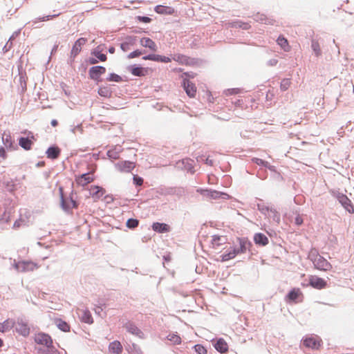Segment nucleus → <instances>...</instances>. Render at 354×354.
I'll list each match as a JSON object with an SVG mask.
<instances>
[{"label": "nucleus", "instance_id": "1", "mask_svg": "<svg viewBox=\"0 0 354 354\" xmlns=\"http://www.w3.org/2000/svg\"><path fill=\"white\" fill-rule=\"evenodd\" d=\"M172 59L180 64L186 66H197L203 62L199 58L190 57L183 54H174Z\"/></svg>", "mask_w": 354, "mask_h": 354}, {"label": "nucleus", "instance_id": "2", "mask_svg": "<svg viewBox=\"0 0 354 354\" xmlns=\"http://www.w3.org/2000/svg\"><path fill=\"white\" fill-rule=\"evenodd\" d=\"M332 195L337 199L346 211L349 213H354L353 205L346 195L339 191H332Z\"/></svg>", "mask_w": 354, "mask_h": 354}, {"label": "nucleus", "instance_id": "3", "mask_svg": "<svg viewBox=\"0 0 354 354\" xmlns=\"http://www.w3.org/2000/svg\"><path fill=\"white\" fill-rule=\"evenodd\" d=\"M14 267L18 272H26L34 271L39 268V266L32 261L23 260L15 261Z\"/></svg>", "mask_w": 354, "mask_h": 354}, {"label": "nucleus", "instance_id": "4", "mask_svg": "<svg viewBox=\"0 0 354 354\" xmlns=\"http://www.w3.org/2000/svg\"><path fill=\"white\" fill-rule=\"evenodd\" d=\"M106 68L103 66H91L88 70V77L97 84L102 81L101 76L106 73Z\"/></svg>", "mask_w": 354, "mask_h": 354}, {"label": "nucleus", "instance_id": "5", "mask_svg": "<svg viewBox=\"0 0 354 354\" xmlns=\"http://www.w3.org/2000/svg\"><path fill=\"white\" fill-rule=\"evenodd\" d=\"M35 342L37 344L43 345L48 349L53 347L52 337L50 335L44 332H39L35 335Z\"/></svg>", "mask_w": 354, "mask_h": 354}, {"label": "nucleus", "instance_id": "6", "mask_svg": "<svg viewBox=\"0 0 354 354\" xmlns=\"http://www.w3.org/2000/svg\"><path fill=\"white\" fill-rule=\"evenodd\" d=\"M127 70L133 76L145 77L149 74L151 68L148 67H142L140 64H132L127 67Z\"/></svg>", "mask_w": 354, "mask_h": 354}, {"label": "nucleus", "instance_id": "7", "mask_svg": "<svg viewBox=\"0 0 354 354\" xmlns=\"http://www.w3.org/2000/svg\"><path fill=\"white\" fill-rule=\"evenodd\" d=\"M308 285L313 288L321 290L327 286L326 281L316 275H310L308 278Z\"/></svg>", "mask_w": 354, "mask_h": 354}, {"label": "nucleus", "instance_id": "8", "mask_svg": "<svg viewBox=\"0 0 354 354\" xmlns=\"http://www.w3.org/2000/svg\"><path fill=\"white\" fill-rule=\"evenodd\" d=\"M302 342L306 347L317 350L321 346L322 341L319 337L315 338L314 337L306 336L302 339Z\"/></svg>", "mask_w": 354, "mask_h": 354}, {"label": "nucleus", "instance_id": "9", "mask_svg": "<svg viewBox=\"0 0 354 354\" xmlns=\"http://www.w3.org/2000/svg\"><path fill=\"white\" fill-rule=\"evenodd\" d=\"M237 241L239 244V252L245 253L247 251L250 252L251 255L253 254L252 248L253 247L252 243L247 237H238Z\"/></svg>", "mask_w": 354, "mask_h": 354}, {"label": "nucleus", "instance_id": "10", "mask_svg": "<svg viewBox=\"0 0 354 354\" xmlns=\"http://www.w3.org/2000/svg\"><path fill=\"white\" fill-rule=\"evenodd\" d=\"M212 343L214 348L220 353L224 354L227 352L228 345L223 338L213 339Z\"/></svg>", "mask_w": 354, "mask_h": 354}, {"label": "nucleus", "instance_id": "11", "mask_svg": "<svg viewBox=\"0 0 354 354\" xmlns=\"http://www.w3.org/2000/svg\"><path fill=\"white\" fill-rule=\"evenodd\" d=\"M181 86L189 97H195L196 94V86L195 84L192 82L190 80H183L181 82Z\"/></svg>", "mask_w": 354, "mask_h": 354}, {"label": "nucleus", "instance_id": "12", "mask_svg": "<svg viewBox=\"0 0 354 354\" xmlns=\"http://www.w3.org/2000/svg\"><path fill=\"white\" fill-rule=\"evenodd\" d=\"M302 295V292L298 288H292L286 295L285 300L287 303H297L300 296Z\"/></svg>", "mask_w": 354, "mask_h": 354}, {"label": "nucleus", "instance_id": "13", "mask_svg": "<svg viewBox=\"0 0 354 354\" xmlns=\"http://www.w3.org/2000/svg\"><path fill=\"white\" fill-rule=\"evenodd\" d=\"M87 41V39L80 37L77 39L73 44L71 50V58L75 59L76 56L81 52L82 46H84Z\"/></svg>", "mask_w": 354, "mask_h": 354}, {"label": "nucleus", "instance_id": "14", "mask_svg": "<svg viewBox=\"0 0 354 354\" xmlns=\"http://www.w3.org/2000/svg\"><path fill=\"white\" fill-rule=\"evenodd\" d=\"M313 264L316 269L322 271H328L332 268L330 263L322 256H319Z\"/></svg>", "mask_w": 354, "mask_h": 354}, {"label": "nucleus", "instance_id": "15", "mask_svg": "<svg viewBox=\"0 0 354 354\" xmlns=\"http://www.w3.org/2000/svg\"><path fill=\"white\" fill-rule=\"evenodd\" d=\"M124 327L127 330V331L132 335H134L140 338L144 337V333L143 332L137 327V326L133 323V322H127L124 325Z\"/></svg>", "mask_w": 354, "mask_h": 354}, {"label": "nucleus", "instance_id": "16", "mask_svg": "<svg viewBox=\"0 0 354 354\" xmlns=\"http://www.w3.org/2000/svg\"><path fill=\"white\" fill-rule=\"evenodd\" d=\"M142 59L143 60H151L153 62L162 63H169L171 61V59L169 57L153 53L144 55Z\"/></svg>", "mask_w": 354, "mask_h": 354}, {"label": "nucleus", "instance_id": "17", "mask_svg": "<svg viewBox=\"0 0 354 354\" xmlns=\"http://www.w3.org/2000/svg\"><path fill=\"white\" fill-rule=\"evenodd\" d=\"M16 331L24 337H27L30 334V328L28 326V322L24 321L22 319H18Z\"/></svg>", "mask_w": 354, "mask_h": 354}, {"label": "nucleus", "instance_id": "18", "mask_svg": "<svg viewBox=\"0 0 354 354\" xmlns=\"http://www.w3.org/2000/svg\"><path fill=\"white\" fill-rule=\"evenodd\" d=\"M46 154L48 158L56 160L61 154V149L57 145H52L46 151Z\"/></svg>", "mask_w": 354, "mask_h": 354}, {"label": "nucleus", "instance_id": "19", "mask_svg": "<svg viewBox=\"0 0 354 354\" xmlns=\"http://www.w3.org/2000/svg\"><path fill=\"white\" fill-rule=\"evenodd\" d=\"M115 166L120 171L131 172L135 167V164L133 162L129 160H124L118 162Z\"/></svg>", "mask_w": 354, "mask_h": 354}, {"label": "nucleus", "instance_id": "20", "mask_svg": "<svg viewBox=\"0 0 354 354\" xmlns=\"http://www.w3.org/2000/svg\"><path fill=\"white\" fill-rule=\"evenodd\" d=\"M59 192L60 195V205L62 209L66 212H69L74 207L70 203L68 199L64 198V189L62 187H59Z\"/></svg>", "mask_w": 354, "mask_h": 354}, {"label": "nucleus", "instance_id": "21", "mask_svg": "<svg viewBox=\"0 0 354 354\" xmlns=\"http://www.w3.org/2000/svg\"><path fill=\"white\" fill-rule=\"evenodd\" d=\"M151 229L159 234L167 233L171 231V227L168 224L160 222L153 223Z\"/></svg>", "mask_w": 354, "mask_h": 354}, {"label": "nucleus", "instance_id": "22", "mask_svg": "<svg viewBox=\"0 0 354 354\" xmlns=\"http://www.w3.org/2000/svg\"><path fill=\"white\" fill-rule=\"evenodd\" d=\"M194 161L190 158L183 159L181 161L177 163L178 167L187 170L191 174H194L195 170L194 169Z\"/></svg>", "mask_w": 354, "mask_h": 354}, {"label": "nucleus", "instance_id": "23", "mask_svg": "<svg viewBox=\"0 0 354 354\" xmlns=\"http://www.w3.org/2000/svg\"><path fill=\"white\" fill-rule=\"evenodd\" d=\"M122 151V148L120 145H115L107 151L106 156L110 160H118L120 158V153Z\"/></svg>", "mask_w": 354, "mask_h": 354}, {"label": "nucleus", "instance_id": "24", "mask_svg": "<svg viewBox=\"0 0 354 354\" xmlns=\"http://www.w3.org/2000/svg\"><path fill=\"white\" fill-rule=\"evenodd\" d=\"M154 11L160 15H172L175 12V10L174 8L167 6H163V5H157L154 8Z\"/></svg>", "mask_w": 354, "mask_h": 354}, {"label": "nucleus", "instance_id": "25", "mask_svg": "<svg viewBox=\"0 0 354 354\" xmlns=\"http://www.w3.org/2000/svg\"><path fill=\"white\" fill-rule=\"evenodd\" d=\"M2 142L5 146V147L8 150H15L17 148V145L15 144V142L12 140L10 134H6L3 133L2 136Z\"/></svg>", "mask_w": 354, "mask_h": 354}, {"label": "nucleus", "instance_id": "26", "mask_svg": "<svg viewBox=\"0 0 354 354\" xmlns=\"http://www.w3.org/2000/svg\"><path fill=\"white\" fill-rule=\"evenodd\" d=\"M254 241L256 245L266 246L268 244V238L261 232H257L254 235Z\"/></svg>", "mask_w": 354, "mask_h": 354}, {"label": "nucleus", "instance_id": "27", "mask_svg": "<svg viewBox=\"0 0 354 354\" xmlns=\"http://www.w3.org/2000/svg\"><path fill=\"white\" fill-rule=\"evenodd\" d=\"M93 177L90 176V173H84L76 178V183L82 186H85L87 184L93 181Z\"/></svg>", "mask_w": 354, "mask_h": 354}, {"label": "nucleus", "instance_id": "28", "mask_svg": "<svg viewBox=\"0 0 354 354\" xmlns=\"http://www.w3.org/2000/svg\"><path fill=\"white\" fill-rule=\"evenodd\" d=\"M140 45L145 48H148L152 51L157 50L156 43L149 37H142L140 40Z\"/></svg>", "mask_w": 354, "mask_h": 354}, {"label": "nucleus", "instance_id": "29", "mask_svg": "<svg viewBox=\"0 0 354 354\" xmlns=\"http://www.w3.org/2000/svg\"><path fill=\"white\" fill-rule=\"evenodd\" d=\"M104 193H105V189L103 187L97 186V185L91 186V187L90 189V194L95 200L100 199L103 196V194Z\"/></svg>", "mask_w": 354, "mask_h": 354}, {"label": "nucleus", "instance_id": "30", "mask_svg": "<svg viewBox=\"0 0 354 354\" xmlns=\"http://www.w3.org/2000/svg\"><path fill=\"white\" fill-rule=\"evenodd\" d=\"M19 145L26 151L31 149L33 145V140H30L29 137H20L19 139Z\"/></svg>", "mask_w": 354, "mask_h": 354}, {"label": "nucleus", "instance_id": "31", "mask_svg": "<svg viewBox=\"0 0 354 354\" xmlns=\"http://www.w3.org/2000/svg\"><path fill=\"white\" fill-rule=\"evenodd\" d=\"M102 49L100 46H97L96 48L91 50V55L95 57L100 62H106L107 59V56L106 54L102 53Z\"/></svg>", "mask_w": 354, "mask_h": 354}, {"label": "nucleus", "instance_id": "32", "mask_svg": "<svg viewBox=\"0 0 354 354\" xmlns=\"http://www.w3.org/2000/svg\"><path fill=\"white\" fill-rule=\"evenodd\" d=\"M109 349L113 354H121L122 352V346L118 341H113L110 343Z\"/></svg>", "mask_w": 354, "mask_h": 354}, {"label": "nucleus", "instance_id": "33", "mask_svg": "<svg viewBox=\"0 0 354 354\" xmlns=\"http://www.w3.org/2000/svg\"><path fill=\"white\" fill-rule=\"evenodd\" d=\"M227 238L223 236H220L218 234H214L212 236V241L211 243L213 245V248L215 246H220L221 245H223L226 243Z\"/></svg>", "mask_w": 354, "mask_h": 354}, {"label": "nucleus", "instance_id": "34", "mask_svg": "<svg viewBox=\"0 0 354 354\" xmlns=\"http://www.w3.org/2000/svg\"><path fill=\"white\" fill-rule=\"evenodd\" d=\"M55 324L60 330L63 332L70 331V325L66 321L62 319H55Z\"/></svg>", "mask_w": 354, "mask_h": 354}, {"label": "nucleus", "instance_id": "35", "mask_svg": "<svg viewBox=\"0 0 354 354\" xmlns=\"http://www.w3.org/2000/svg\"><path fill=\"white\" fill-rule=\"evenodd\" d=\"M210 193H212L211 199H228L230 198V196L227 193L217 191L215 189H212Z\"/></svg>", "mask_w": 354, "mask_h": 354}, {"label": "nucleus", "instance_id": "36", "mask_svg": "<svg viewBox=\"0 0 354 354\" xmlns=\"http://www.w3.org/2000/svg\"><path fill=\"white\" fill-rule=\"evenodd\" d=\"M277 44L285 50L289 51L290 46L288 44V39L283 35H279L277 39Z\"/></svg>", "mask_w": 354, "mask_h": 354}, {"label": "nucleus", "instance_id": "37", "mask_svg": "<svg viewBox=\"0 0 354 354\" xmlns=\"http://www.w3.org/2000/svg\"><path fill=\"white\" fill-rule=\"evenodd\" d=\"M81 321L88 324H91L93 322L91 313L88 310H83L81 316Z\"/></svg>", "mask_w": 354, "mask_h": 354}, {"label": "nucleus", "instance_id": "38", "mask_svg": "<svg viewBox=\"0 0 354 354\" xmlns=\"http://www.w3.org/2000/svg\"><path fill=\"white\" fill-rule=\"evenodd\" d=\"M97 93L100 96L106 98H110L112 95V91L108 86H100L98 88Z\"/></svg>", "mask_w": 354, "mask_h": 354}, {"label": "nucleus", "instance_id": "39", "mask_svg": "<svg viewBox=\"0 0 354 354\" xmlns=\"http://www.w3.org/2000/svg\"><path fill=\"white\" fill-rule=\"evenodd\" d=\"M311 48H312V50H313L316 57H319L322 55V50L320 48V46L317 41H316L315 39H312Z\"/></svg>", "mask_w": 354, "mask_h": 354}, {"label": "nucleus", "instance_id": "40", "mask_svg": "<svg viewBox=\"0 0 354 354\" xmlns=\"http://www.w3.org/2000/svg\"><path fill=\"white\" fill-rule=\"evenodd\" d=\"M254 20L257 21H259V22H261V23H264L266 24H272V20L271 19H269L265 15L263 14H260V13H257L255 16H254Z\"/></svg>", "mask_w": 354, "mask_h": 354}, {"label": "nucleus", "instance_id": "41", "mask_svg": "<svg viewBox=\"0 0 354 354\" xmlns=\"http://www.w3.org/2000/svg\"><path fill=\"white\" fill-rule=\"evenodd\" d=\"M139 225V221L137 218H130L126 222V226L129 229H135Z\"/></svg>", "mask_w": 354, "mask_h": 354}, {"label": "nucleus", "instance_id": "42", "mask_svg": "<svg viewBox=\"0 0 354 354\" xmlns=\"http://www.w3.org/2000/svg\"><path fill=\"white\" fill-rule=\"evenodd\" d=\"M106 80L109 82H115L118 83L123 81L122 77L115 73H111Z\"/></svg>", "mask_w": 354, "mask_h": 354}, {"label": "nucleus", "instance_id": "43", "mask_svg": "<svg viewBox=\"0 0 354 354\" xmlns=\"http://www.w3.org/2000/svg\"><path fill=\"white\" fill-rule=\"evenodd\" d=\"M145 53H146V50L144 49H136V50L132 51L131 53H130L127 55V58L128 59H133L136 57H138L140 55H144Z\"/></svg>", "mask_w": 354, "mask_h": 354}, {"label": "nucleus", "instance_id": "44", "mask_svg": "<svg viewBox=\"0 0 354 354\" xmlns=\"http://www.w3.org/2000/svg\"><path fill=\"white\" fill-rule=\"evenodd\" d=\"M193 349L197 354H207V348L202 344H197L194 345Z\"/></svg>", "mask_w": 354, "mask_h": 354}, {"label": "nucleus", "instance_id": "45", "mask_svg": "<svg viewBox=\"0 0 354 354\" xmlns=\"http://www.w3.org/2000/svg\"><path fill=\"white\" fill-rule=\"evenodd\" d=\"M291 84V80L290 78H284L281 80L280 84V88L282 91H287Z\"/></svg>", "mask_w": 354, "mask_h": 354}, {"label": "nucleus", "instance_id": "46", "mask_svg": "<svg viewBox=\"0 0 354 354\" xmlns=\"http://www.w3.org/2000/svg\"><path fill=\"white\" fill-rule=\"evenodd\" d=\"M319 254L317 250L313 248L310 250L308 254V259L310 260L313 263L316 261L317 259H318V257H319Z\"/></svg>", "mask_w": 354, "mask_h": 354}, {"label": "nucleus", "instance_id": "47", "mask_svg": "<svg viewBox=\"0 0 354 354\" xmlns=\"http://www.w3.org/2000/svg\"><path fill=\"white\" fill-rule=\"evenodd\" d=\"M138 37L134 35H127L124 38V41L127 43L130 46H133L136 44Z\"/></svg>", "mask_w": 354, "mask_h": 354}, {"label": "nucleus", "instance_id": "48", "mask_svg": "<svg viewBox=\"0 0 354 354\" xmlns=\"http://www.w3.org/2000/svg\"><path fill=\"white\" fill-rule=\"evenodd\" d=\"M221 261L225 262L234 258L231 250L226 252L220 256Z\"/></svg>", "mask_w": 354, "mask_h": 354}, {"label": "nucleus", "instance_id": "49", "mask_svg": "<svg viewBox=\"0 0 354 354\" xmlns=\"http://www.w3.org/2000/svg\"><path fill=\"white\" fill-rule=\"evenodd\" d=\"M129 348H128V351L131 354H142V353L140 346L136 344H133L131 346H129Z\"/></svg>", "mask_w": 354, "mask_h": 354}, {"label": "nucleus", "instance_id": "50", "mask_svg": "<svg viewBox=\"0 0 354 354\" xmlns=\"http://www.w3.org/2000/svg\"><path fill=\"white\" fill-rule=\"evenodd\" d=\"M167 338L174 344H180L181 343V338L178 334H170L167 336Z\"/></svg>", "mask_w": 354, "mask_h": 354}, {"label": "nucleus", "instance_id": "51", "mask_svg": "<svg viewBox=\"0 0 354 354\" xmlns=\"http://www.w3.org/2000/svg\"><path fill=\"white\" fill-rule=\"evenodd\" d=\"M257 209L263 214L267 215V214L270 211L272 207H269L268 206L258 203L257 205Z\"/></svg>", "mask_w": 354, "mask_h": 354}, {"label": "nucleus", "instance_id": "52", "mask_svg": "<svg viewBox=\"0 0 354 354\" xmlns=\"http://www.w3.org/2000/svg\"><path fill=\"white\" fill-rule=\"evenodd\" d=\"M252 162L264 168L268 165V162L259 158H252Z\"/></svg>", "mask_w": 354, "mask_h": 354}, {"label": "nucleus", "instance_id": "53", "mask_svg": "<svg viewBox=\"0 0 354 354\" xmlns=\"http://www.w3.org/2000/svg\"><path fill=\"white\" fill-rule=\"evenodd\" d=\"M212 191L211 189H203V188H198L196 189V192L201 194L202 196L210 198L211 199V195L212 193H210Z\"/></svg>", "mask_w": 354, "mask_h": 354}, {"label": "nucleus", "instance_id": "54", "mask_svg": "<svg viewBox=\"0 0 354 354\" xmlns=\"http://www.w3.org/2000/svg\"><path fill=\"white\" fill-rule=\"evenodd\" d=\"M60 15V13L58 14H54V15H48L44 17H39L37 19V21H34V23H36L37 21H46L50 19H53L57 17H58Z\"/></svg>", "mask_w": 354, "mask_h": 354}, {"label": "nucleus", "instance_id": "55", "mask_svg": "<svg viewBox=\"0 0 354 354\" xmlns=\"http://www.w3.org/2000/svg\"><path fill=\"white\" fill-rule=\"evenodd\" d=\"M143 181L144 179L142 177L139 176L137 174L133 175V183L136 187L141 186L143 183Z\"/></svg>", "mask_w": 354, "mask_h": 354}, {"label": "nucleus", "instance_id": "56", "mask_svg": "<svg viewBox=\"0 0 354 354\" xmlns=\"http://www.w3.org/2000/svg\"><path fill=\"white\" fill-rule=\"evenodd\" d=\"M1 325V327L0 328V331L4 333L8 330H10V328H12V326H10L9 324V321L8 319L7 320H5L2 324H0Z\"/></svg>", "mask_w": 354, "mask_h": 354}, {"label": "nucleus", "instance_id": "57", "mask_svg": "<svg viewBox=\"0 0 354 354\" xmlns=\"http://www.w3.org/2000/svg\"><path fill=\"white\" fill-rule=\"evenodd\" d=\"M196 73H194V72H184L183 74H182V78L183 80H189V79H193L196 77Z\"/></svg>", "mask_w": 354, "mask_h": 354}, {"label": "nucleus", "instance_id": "58", "mask_svg": "<svg viewBox=\"0 0 354 354\" xmlns=\"http://www.w3.org/2000/svg\"><path fill=\"white\" fill-rule=\"evenodd\" d=\"M136 19L139 22L149 24L150 23L152 19L151 18L147 17V16H136Z\"/></svg>", "mask_w": 354, "mask_h": 354}, {"label": "nucleus", "instance_id": "59", "mask_svg": "<svg viewBox=\"0 0 354 354\" xmlns=\"http://www.w3.org/2000/svg\"><path fill=\"white\" fill-rule=\"evenodd\" d=\"M270 212L272 213L271 216L272 217L273 221L279 223L280 221L279 213L276 209H274L273 208L270 209Z\"/></svg>", "mask_w": 354, "mask_h": 354}, {"label": "nucleus", "instance_id": "60", "mask_svg": "<svg viewBox=\"0 0 354 354\" xmlns=\"http://www.w3.org/2000/svg\"><path fill=\"white\" fill-rule=\"evenodd\" d=\"M257 177L262 179V180H264L267 178V171L266 169H260L258 171H257Z\"/></svg>", "mask_w": 354, "mask_h": 354}, {"label": "nucleus", "instance_id": "61", "mask_svg": "<svg viewBox=\"0 0 354 354\" xmlns=\"http://www.w3.org/2000/svg\"><path fill=\"white\" fill-rule=\"evenodd\" d=\"M77 131H80V133H82L83 129H82V124H77L75 126V125L71 126V132H73V133H75V132Z\"/></svg>", "mask_w": 354, "mask_h": 354}, {"label": "nucleus", "instance_id": "62", "mask_svg": "<svg viewBox=\"0 0 354 354\" xmlns=\"http://www.w3.org/2000/svg\"><path fill=\"white\" fill-rule=\"evenodd\" d=\"M236 26H238L242 28L243 30H248L250 27V26L248 23H244L241 21L236 22Z\"/></svg>", "mask_w": 354, "mask_h": 354}, {"label": "nucleus", "instance_id": "63", "mask_svg": "<svg viewBox=\"0 0 354 354\" xmlns=\"http://www.w3.org/2000/svg\"><path fill=\"white\" fill-rule=\"evenodd\" d=\"M86 62L91 64V65H94V64H97L99 62H100L98 59H97L95 57H88Z\"/></svg>", "mask_w": 354, "mask_h": 354}, {"label": "nucleus", "instance_id": "64", "mask_svg": "<svg viewBox=\"0 0 354 354\" xmlns=\"http://www.w3.org/2000/svg\"><path fill=\"white\" fill-rule=\"evenodd\" d=\"M120 47L123 52L128 51L131 48V46L124 41L120 44Z\"/></svg>", "mask_w": 354, "mask_h": 354}]
</instances>
